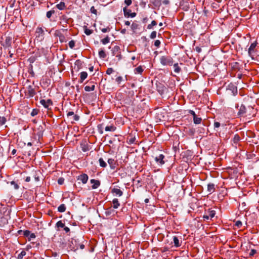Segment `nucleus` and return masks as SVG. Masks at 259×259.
<instances>
[{
    "instance_id": "1",
    "label": "nucleus",
    "mask_w": 259,
    "mask_h": 259,
    "mask_svg": "<svg viewBox=\"0 0 259 259\" xmlns=\"http://www.w3.org/2000/svg\"><path fill=\"white\" fill-rule=\"evenodd\" d=\"M160 60L163 65L171 66L173 63L172 59L169 56H162Z\"/></svg>"
},
{
    "instance_id": "2",
    "label": "nucleus",
    "mask_w": 259,
    "mask_h": 259,
    "mask_svg": "<svg viewBox=\"0 0 259 259\" xmlns=\"http://www.w3.org/2000/svg\"><path fill=\"white\" fill-rule=\"evenodd\" d=\"M67 116L68 118V119L70 120L72 123L75 121H78L79 119V116L76 114H75L72 111L68 112L67 113Z\"/></svg>"
},
{
    "instance_id": "3",
    "label": "nucleus",
    "mask_w": 259,
    "mask_h": 259,
    "mask_svg": "<svg viewBox=\"0 0 259 259\" xmlns=\"http://www.w3.org/2000/svg\"><path fill=\"white\" fill-rule=\"evenodd\" d=\"M215 214V211L214 210L208 209L206 212H205L203 218L204 220H208L209 219L213 218Z\"/></svg>"
},
{
    "instance_id": "4",
    "label": "nucleus",
    "mask_w": 259,
    "mask_h": 259,
    "mask_svg": "<svg viewBox=\"0 0 259 259\" xmlns=\"http://www.w3.org/2000/svg\"><path fill=\"white\" fill-rule=\"evenodd\" d=\"M11 44L12 38L10 36L6 37L3 42V46L5 48H10L11 46Z\"/></svg>"
},
{
    "instance_id": "5",
    "label": "nucleus",
    "mask_w": 259,
    "mask_h": 259,
    "mask_svg": "<svg viewBox=\"0 0 259 259\" xmlns=\"http://www.w3.org/2000/svg\"><path fill=\"white\" fill-rule=\"evenodd\" d=\"M40 103L43 105L46 108H49V106L52 104V102L50 99L47 100H41Z\"/></svg>"
},
{
    "instance_id": "6",
    "label": "nucleus",
    "mask_w": 259,
    "mask_h": 259,
    "mask_svg": "<svg viewBox=\"0 0 259 259\" xmlns=\"http://www.w3.org/2000/svg\"><path fill=\"white\" fill-rule=\"evenodd\" d=\"M78 180L81 181L83 184H86L88 180V176L87 174H82L78 176Z\"/></svg>"
},
{
    "instance_id": "7",
    "label": "nucleus",
    "mask_w": 259,
    "mask_h": 259,
    "mask_svg": "<svg viewBox=\"0 0 259 259\" xmlns=\"http://www.w3.org/2000/svg\"><path fill=\"white\" fill-rule=\"evenodd\" d=\"M256 46V42H254L251 44L248 48V53L249 56H251L252 54L254 52V50Z\"/></svg>"
},
{
    "instance_id": "8",
    "label": "nucleus",
    "mask_w": 259,
    "mask_h": 259,
    "mask_svg": "<svg viewBox=\"0 0 259 259\" xmlns=\"http://www.w3.org/2000/svg\"><path fill=\"white\" fill-rule=\"evenodd\" d=\"M27 93L30 97H33L36 94L34 89L31 85L28 86L27 88Z\"/></svg>"
},
{
    "instance_id": "9",
    "label": "nucleus",
    "mask_w": 259,
    "mask_h": 259,
    "mask_svg": "<svg viewBox=\"0 0 259 259\" xmlns=\"http://www.w3.org/2000/svg\"><path fill=\"white\" fill-rule=\"evenodd\" d=\"M91 183L93 184L92 187L94 189L97 188L100 185V181L95 179H92Z\"/></svg>"
},
{
    "instance_id": "10",
    "label": "nucleus",
    "mask_w": 259,
    "mask_h": 259,
    "mask_svg": "<svg viewBox=\"0 0 259 259\" xmlns=\"http://www.w3.org/2000/svg\"><path fill=\"white\" fill-rule=\"evenodd\" d=\"M207 191L210 193V194L213 193L215 191V186L214 184L209 183L207 185Z\"/></svg>"
},
{
    "instance_id": "11",
    "label": "nucleus",
    "mask_w": 259,
    "mask_h": 259,
    "mask_svg": "<svg viewBox=\"0 0 259 259\" xmlns=\"http://www.w3.org/2000/svg\"><path fill=\"white\" fill-rule=\"evenodd\" d=\"M164 158V156L162 154H160L159 156L155 157V160L157 162H159L161 164H163L164 163V161H163V158Z\"/></svg>"
},
{
    "instance_id": "12",
    "label": "nucleus",
    "mask_w": 259,
    "mask_h": 259,
    "mask_svg": "<svg viewBox=\"0 0 259 259\" xmlns=\"http://www.w3.org/2000/svg\"><path fill=\"white\" fill-rule=\"evenodd\" d=\"M246 112V108L244 105H241L240 107L238 115L239 116L243 115Z\"/></svg>"
},
{
    "instance_id": "13",
    "label": "nucleus",
    "mask_w": 259,
    "mask_h": 259,
    "mask_svg": "<svg viewBox=\"0 0 259 259\" xmlns=\"http://www.w3.org/2000/svg\"><path fill=\"white\" fill-rule=\"evenodd\" d=\"M112 192L113 193L115 194L116 195H118L119 196H121L122 195L123 193L121 191V190L118 188H113L112 190Z\"/></svg>"
},
{
    "instance_id": "14",
    "label": "nucleus",
    "mask_w": 259,
    "mask_h": 259,
    "mask_svg": "<svg viewBox=\"0 0 259 259\" xmlns=\"http://www.w3.org/2000/svg\"><path fill=\"white\" fill-rule=\"evenodd\" d=\"M116 130V127L113 124L107 125L105 127V130L106 132H114Z\"/></svg>"
},
{
    "instance_id": "15",
    "label": "nucleus",
    "mask_w": 259,
    "mask_h": 259,
    "mask_svg": "<svg viewBox=\"0 0 259 259\" xmlns=\"http://www.w3.org/2000/svg\"><path fill=\"white\" fill-rule=\"evenodd\" d=\"M56 7L60 10H63L66 8V5L65 3L61 2L56 5Z\"/></svg>"
},
{
    "instance_id": "16",
    "label": "nucleus",
    "mask_w": 259,
    "mask_h": 259,
    "mask_svg": "<svg viewBox=\"0 0 259 259\" xmlns=\"http://www.w3.org/2000/svg\"><path fill=\"white\" fill-rule=\"evenodd\" d=\"M88 73L86 72H81L80 73V82H82L83 80L87 77Z\"/></svg>"
},
{
    "instance_id": "17",
    "label": "nucleus",
    "mask_w": 259,
    "mask_h": 259,
    "mask_svg": "<svg viewBox=\"0 0 259 259\" xmlns=\"http://www.w3.org/2000/svg\"><path fill=\"white\" fill-rule=\"evenodd\" d=\"M173 241L176 247H178L181 246V244L179 243V239L177 236H174Z\"/></svg>"
},
{
    "instance_id": "18",
    "label": "nucleus",
    "mask_w": 259,
    "mask_h": 259,
    "mask_svg": "<svg viewBox=\"0 0 259 259\" xmlns=\"http://www.w3.org/2000/svg\"><path fill=\"white\" fill-rule=\"evenodd\" d=\"M143 71V69L142 66H140L137 67L134 70L135 74H141Z\"/></svg>"
},
{
    "instance_id": "19",
    "label": "nucleus",
    "mask_w": 259,
    "mask_h": 259,
    "mask_svg": "<svg viewBox=\"0 0 259 259\" xmlns=\"http://www.w3.org/2000/svg\"><path fill=\"white\" fill-rule=\"evenodd\" d=\"M112 203H113V207L114 208H117L120 205L118 199L116 198H115L113 200Z\"/></svg>"
},
{
    "instance_id": "20",
    "label": "nucleus",
    "mask_w": 259,
    "mask_h": 259,
    "mask_svg": "<svg viewBox=\"0 0 259 259\" xmlns=\"http://www.w3.org/2000/svg\"><path fill=\"white\" fill-rule=\"evenodd\" d=\"M36 33L37 34V36H42L44 34V30L41 28L38 27L36 30Z\"/></svg>"
},
{
    "instance_id": "21",
    "label": "nucleus",
    "mask_w": 259,
    "mask_h": 259,
    "mask_svg": "<svg viewBox=\"0 0 259 259\" xmlns=\"http://www.w3.org/2000/svg\"><path fill=\"white\" fill-rule=\"evenodd\" d=\"M95 89V85L93 84L91 86L87 85L84 87V90L86 92H90L94 91Z\"/></svg>"
},
{
    "instance_id": "22",
    "label": "nucleus",
    "mask_w": 259,
    "mask_h": 259,
    "mask_svg": "<svg viewBox=\"0 0 259 259\" xmlns=\"http://www.w3.org/2000/svg\"><path fill=\"white\" fill-rule=\"evenodd\" d=\"M66 210V206L65 204H62L58 207V211L60 212H64Z\"/></svg>"
},
{
    "instance_id": "23",
    "label": "nucleus",
    "mask_w": 259,
    "mask_h": 259,
    "mask_svg": "<svg viewBox=\"0 0 259 259\" xmlns=\"http://www.w3.org/2000/svg\"><path fill=\"white\" fill-rule=\"evenodd\" d=\"M99 56L101 58H105L106 56V53L103 50L99 51Z\"/></svg>"
},
{
    "instance_id": "24",
    "label": "nucleus",
    "mask_w": 259,
    "mask_h": 259,
    "mask_svg": "<svg viewBox=\"0 0 259 259\" xmlns=\"http://www.w3.org/2000/svg\"><path fill=\"white\" fill-rule=\"evenodd\" d=\"M201 120V118L198 117L197 116H195V117H193V121L195 124L200 123Z\"/></svg>"
},
{
    "instance_id": "25",
    "label": "nucleus",
    "mask_w": 259,
    "mask_h": 259,
    "mask_svg": "<svg viewBox=\"0 0 259 259\" xmlns=\"http://www.w3.org/2000/svg\"><path fill=\"white\" fill-rule=\"evenodd\" d=\"M56 34L58 36H59V40L61 42H63L64 41H65V37L63 35H62V34H61L59 32H56Z\"/></svg>"
},
{
    "instance_id": "26",
    "label": "nucleus",
    "mask_w": 259,
    "mask_h": 259,
    "mask_svg": "<svg viewBox=\"0 0 259 259\" xmlns=\"http://www.w3.org/2000/svg\"><path fill=\"white\" fill-rule=\"evenodd\" d=\"M84 32L87 35H90L92 33L93 31L91 29H88L87 26H84Z\"/></svg>"
},
{
    "instance_id": "27",
    "label": "nucleus",
    "mask_w": 259,
    "mask_h": 259,
    "mask_svg": "<svg viewBox=\"0 0 259 259\" xmlns=\"http://www.w3.org/2000/svg\"><path fill=\"white\" fill-rule=\"evenodd\" d=\"M174 71L177 73H179L180 71V68L178 66V63H175L174 65Z\"/></svg>"
},
{
    "instance_id": "28",
    "label": "nucleus",
    "mask_w": 259,
    "mask_h": 259,
    "mask_svg": "<svg viewBox=\"0 0 259 259\" xmlns=\"http://www.w3.org/2000/svg\"><path fill=\"white\" fill-rule=\"evenodd\" d=\"M100 165L101 167H105L107 165L106 163L103 160L102 158H100L99 160Z\"/></svg>"
},
{
    "instance_id": "29",
    "label": "nucleus",
    "mask_w": 259,
    "mask_h": 259,
    "mask_svg": "<svg viewBox=\"0 0 259 259\" xmlns=\"http://www.w3.org/2000/svg\"><path fill=\"white\" fill-rule=\"evenodd\" d=\"M135 140H136L135 137H131L130 138L127 139V143L128 144H135L134 143Z\"/></svg>"
},
{
    "instance_id": "30",
    "label": "nucleus",
    "mask_w": 259,
    "mask_h": 259,
    "mask_svg": "<svg viewBox=\"0 0 259 259\" xmlns=\"http://www.w3.org/2000/svg\"><path fill=\"white\" fill-rule=\"evenodd\" d=\"M6 122V119L5 117L0 116V126L3 125Z\"/></svg>"
},
{
    "instance_id": "31",
    "label": "nucleus",
    "mask_w": 259,
    "mask_h": 259,
    "mask_svg": "<svg viewBox=\"0 0 259 259\" xmlns=\"http://www.w3.org/2000/svg\"><path fill=\"white\" fill-rule=\"evenodd\" d=\"M56 227H58V228H64V226H65L64 224L61 221H58L56 223Z\"/></svg>"
},
{
    "instance_id": "32",
    "label": "nucleus",
    "mask_w": 259,
    "mask_h": 259,
    "mask_svg": "<svg viewBox=\"0 0 259 259\" xmlns=\"http://www.w3.org/2000/svg\"><path fill=\"white\" fill-rule=\"evenodd\" d=\"M157 24V23L155 21L153 20L152 21L151 23L150 24H149L148 26H147V28L148 29H151L152 28V27L153 26H155Z\"/></svg>"
},
{
    "instance_id": "33",
    "label": "nucleus",
    "mask_w": 259,
    "mask_h": 259,
    "mask_svg": "<svg viewBox=\"0 0 259 259\" xmlns=\"http://www.w3.org/2000/svg\"><path fill=\"white\" fill-rule=\"evenodd\" d=\"M26 255V252L24 250L22 251L20 254H18L17 258L22 259L23 257Z\"/></svg>"
},
{
    "instance_id": "34",
    "label": "nucleus",
    "mask_w": 259,
    "mask_h": 259,
    "mask_svg": "<svg viewBox=\"0 0 259 259\" xmlns=\"http://www.w3.org/2000/svg\"><path fill=\"white\" fill-rule=\"evenodd\" d=\"M109 38L108 36H107L106 37L102 39L101 40V42L103 44L105 45L106 44H108L109 42Z\"/></svg>"
},
{
    "instance_id": "35",
    "label": "nucleus",
    "mask_w": 259,
    "mask_h": 259,
    "mask_svg": "<svg viewBox=\"0 0 259 259\" xmlns=\"http://www.w3.org/2000/svg\"><path fill=\"white\" fill-rule=\"evenodd\" d=\"M11 184L14 186V189L17 190L19 188V186L15 181L11 182Z\"/></svg>"
},
{
    "instance_id": "36",
    "label": "nucleus",
    "mask_w": 259,
    "mask_h": 259,
    "mask_svg": "<svg viewBox=\"0 0 259 259\" xmlns=\"http://www.w3.org/2000/svg\"><path fill=\"white\" fill-rule=\"evenodd\" d=\"M157 32L155 31H153L151 32L150 34V38L151 39H154L156 37Z\"/></svg>"
},
{
    "instance_id": "37",
    "label": "nucleus",
    "mask_w": 259,
    "mask_h": 259,
    "mask_svg": "<svg viewBox=\"0 0 259 259\" xmlns=\"http://www.w3.org/2000/svg\"><path fill=\"white\" fill-rule=\"evenodd\" d=\"M68 45L70 48L72 49L75 46V42L73 40H71L69 42Z\"/></svg>"
},
{
    "instance_id": "38",
    "label": "nucleus",
    "mask_w": 259,
    "mask_h": 259,
    "mask_svg": "<svg viewBox=\"0 0 259 259\" xmlns=\"http://www.w3.org/2000/svg\"><path fill=\"white\" fill-rule=\"evenodd\" d=\"M54 13V11H49L48 12H47V17L48 18H51V17L52 16V14Z\"/></svg>"
},
{
    "instance_id": "39",
    "label": "nucleus",
    "mask_w": 259,
    "mask_h": 259,
    "mask_svg": "<svg viewBox=\"0 0 259 259\" xmlns=\"http://www.w3.org/2000/svg\"><path fill=\"white\" fill-rule=\"evenodd\" d=\"M30 232L28 230H25L23 231V235L25 237H28L30 235Z\"/></svg>"
},
{
    "instance_id": "40",
    "label": "nucleus",
    "mask_w": 259,
    "mask_h": 259,
    "mask_svg": "<svg viewBox=\"0 0 259 259\" xmlns=\"http://www.w3.org/2000/svg\"><path fill=\"white\" fill-rule=\"evenodd\" d=\"M36 237L34 233H30L29 237H28V239L29 241H30L31 239L35 238Z\"/></svg>"
},
{
    "instance_id": "41",
    "label": "nucleus",
    "mask_w": 259,
    "mask_h": 259,
    "mask_svg": "<svg viewBox=\"0 0 259 259\" xmlns=\"http://www.w3.org/2000/svg\"><path fill=\"white\" fill-rule=\"evenodd\" d=\"M90 11L92 13L94 14H97V10L95 8L94 6L92 7L90 9Z\"/></svg>"
},
{
    "instance_id": "42",
    "label": "nucleus",
    "mask_w": 259,
    "mask_h": 259,
    "mask_svg": "<svg viewBox=\"0 0 259 259\" xmlns=\"http://www.w3.org/2000/svg\"><path fill=\"white\" fill-rule=\"evenodd\" d=\"M113 72V69L112 68H108L106 70V73L108 75L111 74Z\"/></svg>"
},
{
    "instance_id": "43",
    "label": "nucleus",
    "mask_w": 259,
    "mask_h": 259,
    "mask_svg": "<svg viewBox=\"0 0 259 259\" xmlns=\"http://www.w3.org/2000/svg\"><path fill=\"white\" fill-rule=\"evenodd\" d=\"M256 253V250L253 249H251L249 252V256H252Z\"/></svg>"
},
{
    "instance_id": "44",
    "label": "nucleus",
    "mask_w": 259,
    "mask_h": 259,
    "mask_svg": "<svg viewBox=\"0 0 259 259\" xmlns=\"http://www.w3.org/2000/svg\"><path fill=\"white\" fill-rule=\"evenodd\" d=\"M240 138L238 135H235L234 138V143L236 144L237 142L239 141Z\"/></svg>"
},
{
    "instance_id": "45",
    "label": "nucleus",
    "mask_w": 259,
    "mask_h": 259,
    "mask_svg": "<svg viewBox=\"0 0 259 259\" xmlns=\"http://www.w3.org/2000/svg\"><path fill=\"white\" fill-rule=\"evenodd\" d=\"M64 179L63 178H60L58 180L59 185H62L64 183Z\"/></svg>"
},
{
    "instance_id": "46",
    "label": "nucleus",
    "mask_w": 259,
    "mask_h": 259,
    "mask_svg": "<svg viewBox=\"0 0 259 259\" xmlns=\"http://www.w3.org/2000/svg\"><path fill=\"white\" fill-rule=\"evenodd\" d=\"M235 226L238 228H240L242 226V222L240 221H237L235 223Z\"/></svg>"
},
{
    "instance_id": "47",
    "label": "nucleus",
    "mask_w": 259,
    "mask_h": 259,
    "mask_svg": "<svg viewBox=\"0 0 259 259\" xmlns=\"http://www.w3.org/2000/svg\"><path fill=\"white\" fill-rule=\"evenodd\" d=\"M160 45V41L159 40H156L154 42V46L156 47H159Z\"/></svg>"
},
{
    "instance_id": "48",
    "label": "nucleus",
    "mask_w": 259,
    "mask_h": 259,
    "mask_svg": "<svg viewBox=\"0 0 259 259\" xmlns=\"http://www.w3.org/2000/svg\"><path fill=\"white\" fill-rule=\"evenodd\" d=\"M122 77H121V76H118L116 78V82L118 83H120V82L122 81Z\"/></svg>"
},
{
    "instance_id": "49",
    "label": "nucleus",
    "mask_w": 259,
    "mask_h": 259,
    "mask_svg": "<svg viewBox=\"0 0 259 259\" xmlns=\"http://www.w3.org/2000/svg\"><path fill=\"white\" fill-rule=\"evenodd\" d=\"M217 149H218V147H216ZM218 154V150H217L216 152H214V150L212 151H209V154H214V155H217Z\"/></svg>"
},
{
    "instance_id": "50",
    "label": "nucleus",
    "mask_w": 259,
    "mask_h": 259,
    "mask_svg": "<svg viewBox=\"0 0 259 259\" xmlns=\"http://www.w3.org/2000/svg\"><path fill=\"white\" fill-rule=\"evenodd\" d=\"M124 3L127 6H128L132 4V0H125Z\"/></svg>"
},
{
    "instance_id": "51",
    "label": "nucleus",
    "mask_w": 259,
    "mask_h": 259,
    "mask_svg": "<svg viewBox=\"0 0 259 259\" xmlns=\"http://www.w3.org/2000/svg\"><path fill=\"white\" fill-rule=\"evenodd\" d=\"M220 126V123L219 122H215L214 123V127L217 128Z\"/></svg>"
},
{
    "instance_id": "52",
    "label": "nucleus",
    "mask_w": 259,
    "mask_h": 259,
    "mask_svg": "<svg viewBox=\"0 0 259 259\" xmlns=\"http://www.w3.org/2000/svg\"><path fill=\"white\" fill-rule=\"evenodd\" d=\"M169 0H163L162 1V4L165 5H167L168 4H169Z\"/></svg>"
},
{
    "instance_id": "53",
    "label": "nucleus",
    "mask_w": 259,
    "mask_h": 259,
    "mask_svg": "<svg viewBox=\"0 0 259 259\" xmlns=\"http://www.w3.org/2000/svg\"><path fill=\"white\" fill-rule=\"evenodd\" d=\"M63 228L66 233H69L70 232V229L68 227L64 226Z\"/></svg>"
},
{
    "instance_id": "54",
    "label": "nucleus",
    "mask_w": 259,
    "mask_h": 259,
    "mask_svg": "<svg viewBox=\"0 0 259 259\" xmlns=\"http://www.w3.org/2000/svg\"><path fill=\"white\" fill-rule=\"evenodd\" d=\"M81 148H82V150L83 152H85L89 150V147H81Z\"/></svg>"
},
{
    "instance_id": "55",
    "label": "nucleus",
    "mask_w": 259,
    "mask_h": 259,
    "mask_svg": "<svg viewBox=\"0 0 259 259\" xmlns=\"http://www.w3.org/2000/svg\"><path fill=\"white\" fill-rule=\"evenodd\" d=\"M103 126V125L102 124H100L98 125V128H99V130H100V133L101 134H102L103 133V131L102 130V127Z\"/></svg>"
},
{
    "instance_id": "56",
    "label": "nucleus",
    "mask_w": 259,
    "mask_h": 259,
    "mask_svg": "<svg viewBox=\"0 0 259 259\" xmlns=\"http://www.w3.org/2000/svg\"><path fill=\"white\" fill-rule=\"evenodd\" d=\"M189 113L193 115V117H195V116H196L195 112L193 110H190L189 111Z\"/></svg>"
},
{
    "instance_id": "57",
    "label": "nucleus",
    "mask_w": 259,
    "mask_h": 259,
    "mask_svg": "<svg viewBox=\"0 0 259 259\" xmlns=\"http://www.w3.org/2000/svg\"><path fill=\"white\" fill-rule=\"evenodd\" d=\"M114 162V160L112 159H109L108 160V162L109 164H112Z\"/></svg>"
},
{
    "instance_id": "58",
    "label": "nucleus",
    "mask_w": 259,
    "mask_h": 259,
    "mask_svg": "<svg viewBox=\"0 0 259 259\" xmlns=\"http://www.w3.org/2000/svg\"><path fill=\"white\" fill-rule=\"evenodd\" d=\"M30 180H31V178L30 177H27L25 180L26 182H29L30 181Z\"/></svg>"
},
{
    "instance_id": "59",
    "label": "nucleus",
    "mask_w": 259,
    "mask_h": 259,
    "mask_svg": "<svg viewBox=\"0 0 259 259\" xmlns=\"http://www.w3.org/2000/svg\"><path fill=\"white\" fill-rule=\"evenodd\" d=\"M130 24H131V23H130V21H125V22H124V24H125V25H126V26H129V25H130Z\"/></svg>"
},
{
    "instance_id": "60",
    "label": "nucleus",
    "mask_w": 259,
    "mask_h": 259,
    "mask_svg": "<svg viewBox=\"0 0 259 259\" xmlns=\"http://www.w3.org/2000/svg\"><path fill=\"white\" fill-rule=\"evenodd\" d=\"M16 152V150H15V149H13V150H12V153H11V154H12V155H15V154Z\"/></svg>"
},
{
    "instance_id": "61",
    "label": "nucleus",
    "mask_w": 259,
    "mask_h": 259,
    "mask_svg": "<svg viewBox=\"0 0 259 259\" xmlns=\"http://www.w3.org/2000/svg\"><path fill=\"white\" fill-rule=\"evenodd\" d=\"M108 31V29L107 28H103L102 29V31L104 33H105L106 32H107Z\"/></svg>"
},
{
    "instance_id": "62",
    "label": "nucleus",
    "mask_w": 259,
    "mask_h": 259,
    "mask_svg": "<svg viewBox=\"0 0 259 259\" xmlns=\"http://www.w3.org/2000/svg\"><path fill=\"white\" fill-rule=\"evenodd\" d=\"M79 247L80 249H82L84 248V245L83 244L79 245Z\"/></svg>"
},
{
    "instance_id": "63",
    "label": "nucleus",
    "mask_w": 259,
    "mask_h": 259,
    "mask_svg": "<svg viewBox=\"0 0 259 259\" xmlns=\"http://www.w3.org/2000/svg\"><path fill=\"white\" fill-rule=\"evenodd\" d=\"M135 16H136V14H135V13H132V14H131V17H135Z\"/></svg>"
},
{
    "instance_id": "64",
    "label": "nucleus",
    "mask_w": 259,
    "mask_h": 259,
    "mask_svg": "<svg viewBox=\"0 0 259 259\" xmlns=\"http://www.w3.org/2000/svg\"><path fill=\"white\" fill-rule=\"evenodd\" d=\"M31 114L32 115H34L36 114V113H35V112L33 111Z\"/></svg>"
}]
</instances>
